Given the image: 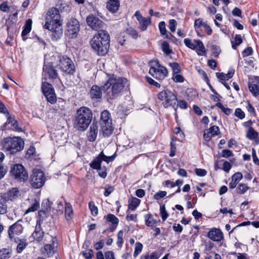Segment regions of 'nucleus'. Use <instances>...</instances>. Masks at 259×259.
<instances>
[{"mask_svg":"<svg viewBox=\"0 0 259 259\" xmlns=\"http://www.w3.org/2000/svg\"><path fill=\"white\" fill-rule=\"evenodd\" d=\"M140 28L142 31H145L147 29V27L151 23V18H146L143 17L142 19L139 20Z\"/></svg>","mask_w":259,"mask_h":259,"instance_id":"obj_27","label":"nucleus"},{"mask_svg":"<svg viewBox=\"0 0 259 259\" xmlns=\"http://www.w3.org/2000/svg\"><path fill=\"white\" fill-rule=\"evenodd\" d=\"M46 178L44 172L39 169H35L33 170L30 177V183L34 189L42 187L46 182Z\"/></svg>","mask_w":259,"mask_h":259,"instance_id":"obj_9","label":"nucleus"},{"mask_svg":"<svg viewBox=\"0 0 259 259\" xmlns=\"http://www.w3.org/2000/svg\"><path fill=\"white\" fill-rule=\"evenodd\" d=\"M106 221L112 223L109 227L110 232H113L116 229L119 223L118 219L113 214H108L106 216Z\"/></svg>","mask_w":259,"mask_h":259,"instance_id":"obj_22","label":"nucleus"},{"mask_svg":"<svg viewBox=\"0 0 259 259\" xmlns=\"http://www.w3.org/2000/svg\"><path fill=\"white\" fill-rule=\"evenodd\" d=\"M258 133L256 132L252 127H250L247 132L246 137L247 139L253 140L257 138Z\"/></svg>","mask_w":259,"mask_h":259,"instance_id":"obj_36","label":"nucleus"},{"mask_svg":"<svg viewBox=\"0 0 259 259\" xmlns=\"http://www.w3.org/2000/svg\"><path fill=\"white\" fill-rule=\"evenodd\" d=\"M52 205V202L50 201L49 200L47 199L42 201L41 206L42 207V209H45L47 211H50Z\"/></svg>","mask_w":259,"mask_h":259,"instance_id":"obj_53","label":"nucleus"},{"mask_svg":"<svg viewBox=\"0 0 259 259\" xmlns=\"http://www.w3.org/2000/svg\"><path fill=\"white\" fill-rule=\"evenodd\" d=\"M7 211V200L3 196L0 195V214H4Z\"/></svg>","mask_w":259,"mask_h":259,"instance_id":"obj_29","label":"nucleus"},{"mask_svg":"<svg viewBox=\"0 0 259 259\" xmlns=\"http://www.w3.org/2000/svg\"><path fill=\"white\" fill-rule=\"evenodd\" d=\"M56 105L55 106V109L56 111H64L65 109L66 102L62 98H59L56 101Z\"/></svg>","mask_w":259,"mask_h":259,"instance_id":"obj_33","label":"nucleus"},{"mask_svg":"<svg viewBox=\"0 0 259 259\" xmlns=\"http://www.w3.org/2000/svg\"><path fill=\"white\" fill-rule=\"evenodd\" d=\"M120 2L119 0H108L106 8L109 12L114 13L118 10Z\"/></svg>","mask_w":259,"mask_h":259,"instance_id":"obj_21","label":"nucleus"},{"mask_svg":"<svg viewBox=\"0 0 259 259\" xmlns=\"http://www.w3.org/2000/svg\"><path fill=\"white\" fill-rule=\"evenodd\" d=\"M80 30V25L78 21L71 18L66 23L65 35L70 38H76Z\"/></svg>","mask_w":259,"mask_h":259,"instance_id":"obj_10","label":"nucleus"},{"mask_svg":"<svg viewBox=\"0 0 259 259\" xmlns=\"http://www.w3.org/2000/svg\"><path fill=\"white\" fill-rule=\"evenodd\" d=\"M166 194H167V192L166 191H160L156 193L154 195L153 197L155 200H159L161 198H162L164 197H165L166 195Z\"/></svg>","mask_w":259,"mask_h":259,"instance_id":"obj_56","label":"nucleus"},{"mask_svg":"<svg viewBox=\"0 0 259 259\" xmlns=\"http://www.w3.org/2000/svg\"><path fill=\"white\" fill-rule=\"evenodd\" d=\"M232 167V165L227 161H224L222 169L226 172H229Z\"/></svg>","mask_w":259,"mask_h":259,"instance_id":"obj_61","label":"nucleus"},{"mask_svg":"<svg viewBox=\"0 0 259 259\" xmlns=\"http://www.w3.org/2000/svg\"><path fill=\"white\" fill-rule=\"evenodd\" d=\"M43 71L45 75H47L49 78L54 79L58 77V74L57 70L51 63L44 65Z\"/></svg>","mask_w":259,"mask_h":259,"instance_id":"obj_15","label":"nucleus"},{"mask_svg":"<svg viewBox=\"0 0 259 259\" xmlns=\"http://www.w3.org/2000/svg\"><path fill=\"white\" fill-rule=\"evenodd\" d=\"M58 66L64 74L73 75L76 71L75 65L72 60L66 55H58Z\"/></svg>","mask_w":259,"mask_h":259,"instance_id":"obj_6","label":"nucleus"},{"mask_svg":"<svg viewBox=\"0 0 259 259\" xmlns=\"http://www.w3.org/2000/svg\"><path fill=\"white\" fill-rule=\"evenodd\" d=\"M89 206L91 211V213L94 216H96L98 213V208L95 206V203L93 201H90L89 203Z\"/></svg>","mask_w":259,"mask_h":259,"instance_id":"obj_47","label":"nucleus"},{"mask_svg":"<svg viewBox=\"0 0 259 259\" xmlns=\"http://www.w3.org/2000/svg\"><path fill=\"white\" fill-rule=\"evenodd\" d=\"M150 68L149 73L155 79L162 80L168 74L167 69L161 66L158 60L150 62Z\"/></svg>","mask_w":259,"mask_h":259,"instance_id":"obj_8","label":"nucleus"},{"mask_svg":"<svg viewBox=\"0 0 259 259\" xmlns=\"http://www.w3.org/2000/svg\"><path fill=\"white\" fill-rule=\"evenodd\" d=\"M18 194L19 190L17 188H12L8 192L7 197L9 200H14L18 197Z\"/></svg>","mask_w":259,"mask_h":259,"instance_id":"obj_35","label":"nucleus"},{"mask_svg":"<svg viewBox=\"0 0 259 259\" xmlns=\"http://www.w3.org/2000/svg\"><path fill=\"white\" fill-rule=\"evenodd\" d=\"M160 215L162 218V221L164 222L168 217V214L166 210L164 204L162 205V206H160Z\"/></svg>","mask_w":259,"mask_h":259,"instance_id":"obj_51","label":"nucleus"},{"mask_svg":"<svg viewBox=\"0 0 259 259\" xmlns=\"http://www.w3.org/2000/svg\"><path fill=\"white\" fill-rule=\"evenodd\" d=\"M195 171L196 175L199 177H204L207 174V171L204 169L196 168Z\"/></svg>","mask_w":259,"mask_h":259,"instance_id":"obj_62","label":"nucleus"},{"mask_svg":"<svg viewBox=\"0 0 259 259\" xmlns=\"http://www.w3.org/2000/svg\"><path fill=\"white\" fill-rule=\"evenodd\" d=\"M106 121H111L110 118V114L107 110H104L101 113V117L100 120V124L103 122H106Z\"/></svg>","mask_w":259,"mask_h":259,"instance_id":"obj_37","label":"nucleus"},{"mask_svg":"<svg viewBox=\"0 0 259 259\" xmlns=\"http://www.w3.org/2000/svg\"><path fill=\"white\" fill-rule=\"evenodd\" d=\"M249 90L250 92L255 96L259 95V87L256 84H251L249 85Z\"/></svg>","mask_w":259,"mask_h":259,"instance_id":"obj_42","label":"nucleus"},{"mask_svg":"<svg viewBox=\"0 0 259 259\" xmlns=\"http://www.w3.org/2000/svg\"><path fill=\"white\" fill-rule=\"evenodd\" d=\"M49 212L45 209L39 210L38 213V218L36 221V223L40 221V224H42L45 219L49 217Z\"/></svg>","mask_w":259,"mask_h":259,"instance_id":"obj_31","label":"nucleus"},{"mask_svg":"<svg viewBox=\"0 0 259 259\" xmlns=\"http://www.w3.org/2000/svg\"><path fill=\"white\" fill-rule=\"evenodd\" d=\"M127 32L130 35H131L134 38H137L138 34L137 31L133 28H130L127 29Z\"/></svg>","mask_w":259,"mask_h":259,"instance_id":"obj_64","label":"nucleus"},{"mask_svg":"<svg viewBox=\"0 0 259 259\" xmlns=\"http://www.w3.org/2000/svg\"><path fill=\"white\" fill-rule=\"evenodd\" d=\"M163 52L166 55H169L172 53V50L169 48V45L166 41H163L161 45Z\"/></svg>","mask_w":259,"mask_h":259,"instance_id":"obj_46","label":"nucleus"},{"mask_svg":"<svg viewBox=\"0 0 259 259\" xmlns=\"http://www.w3.org/2000/svg\"><path fill=\"white\" fill-rule=\"evenodd\" d=\"M169 65L172 69L173 74L180 72L181 68L179 64L177 62L170 63Z\"/></svg>","mask_w":259,"mask_h":259,"instance_id":"obj_44","label":"nucleus"},{"mask_svg":"<svg viewBox=\"0 0 259 259\" xmlns=\"http://www.w3.org/2000/svg\"><path fill=\"white\" fill-rule=\"evenodd\" d=\"M145 224L149 227H153L154 225L158 223V221L153 218L151 214H147L145 217Z\"/></svg>","mask_w":259,"mask_h":259,"instance_id":"obj_32","label":"nucleus"},{"mask_svg":"<svg viewBox=\"0 0 259 259\" xmlns=\"http://www.w3.org/2000/svg\"><path fill=\"white\" fill-rule=\"evenodd\" d=\"M82 255L86 259H92L94 256V251L92 249H89L86 252H82Z\"/></svg>","mask_w":259,"mask_h":259,"instance_id":"obj_59","label":"nucleus"},{"mask_svg":"<svg viewBox=\"0 0 259 259\" xmlns=\"http://www.w3.org/2000/svg\"><path fill=\"white\" fill-rule=\"evenodd\" d=\"M6 115L7 118V120L5 123L6 125H10L9 127L10 128L16 131H20V128L18 126V122L15 119V117L13 115H10L9 112H7Z\"/></svg>","mask_w":259,"mask_h":259,"instance_id":"obj_20","label":"nucleus"},{"mask_svg":"<svg viewBox=\"0 0 259 259\" xmlns=\"http://www.w3.org/2000/svg\"><path fill=\"white\" fill-rule=\"evenodd\" d=\"M242 42V39L241 35L236 34L234 38V41H231L232 47L233 49L236 50L238 46Z\"/></svg>","mask_w":259,"mask_h":259,"instance_id":"obj_38","label":"nucleus"},{"mask_svg":"<svg viewBox=\"0 0 259 259\" xmlns=\"http://www.w3.org/2000/svg\"><path fill=\"white\" fill-rule=\"evenodd\" d=\"M249 189V187L244 184H240L238 185L237 190L239 194H243Z\"/></svg>","mask_w":259,"mask_h":259,"instance_id":"obj_49","label":"nucleus"},{"mask_svg":"<svg viewBox=\"0 0 259 259\" xmlns=\"http://www.w3.org/2000/svg\"><path fill=\"white\" fill-rule=\"evenodd\" d=\"M39 207V202L36 199H34V203L26 210V212H33L36 210Z\"/></svg>","mask_w":259,"mask_h":259,"instance_id":"obj_48","label":"nucleus"},{"mask_svg":"<svg viewBox=\"0 0 259 259\" xmlns=\"http://www.w3.org/2000/svg\"><path fill=\"white\" fill-rule=\"evenodd\" d=\"M11 175L15 179L24 182L28 179V174L25 167L21 164H16L11 168Z\"/></svg>","mask_w":259,"mask_h":259,"instance_id":"obj_11","label":"nucleus"},{"mask_svg":"<svg viewBox=\"0 0 259 259\" xmlns=\"http://www.w3.org/2000/svg\"><path fill=\"white\" fill-rule=\"evenodd\" d=\"M157 98L165 108L170 106L175 108L177 101V95L168 89L159 92L157 94Z\"/></svg>","mask_w":259,"mask_h":259,"instance_id":"obj_7","label":"nucleus"},{"mask_svg":"<svg viewBox=\"0 0 259 259\" xmlns=\"http://www.w3.org/2000/svg\"><path fill=\"white\" fill-rule=\"evenodd\" d=\"M207 237L214 241H220L224 238L223 234L219 229L213 228L207 233Z\"/></svg>","mask_w":259,"mask_h":259,"instance_id":"obj_16","label":"nucleus"},{"mask_svg":"<svg viewBox=\"0 0 259 259\" xmlns=\"http://www.w3.org/2000/svg\"><path fill=\"white\" fill-rule=\"evenodd\" d=\"M12 251L9 248H3L0 250V259H9L12 255Z\"/></svg>","mask_w":259,"mask_h":259,"instance_id":"obj_30","label":"nucleus"},{"mask_svg":"<svg viewBox=\"0 0 259 259\" xmlns=\"http://www.w3.org/2000/svg\"><path fill=\"white\" fill-rule=\"evenodd\" d=\"M242 179V175L240 172L235 173L232 176V181L229 184V188L230 189L235 188L238 182Z\"/></svg>","mask_w":259,"mask_h":259,"instance_id":"obj_24","label":"nucleus"},{"mask_svg":"<svg viewBox=\"0 0 259 259\" xmlns=\"http://www.w3.org/2000/svg\"><path fill=\"white\" fill-rule=\"evenodd\" d=\"M233 155L232 152L228 149H224L222 150V157L224 158H229Z\"/></svg>","mask_w":259,"mask_h":259,"instance_id":"obj_60","label":"nucleus"},{"mask_svg":"<svg viewBox=\"0 0 259 259\" xmlns=\"http://www.w3.org/2000/svg\"><path fill=\"white\" fill-rule=\"evenodd\" d=\"M99 155L100 157H101L102 161H104L107 163H109V162L113 161L115 158V154L111 156H107L104 155L103 151H101L99 153Z\"/></svg>","mask_w":259,"mask_h":259,"instance_id":"obj_40","label":"nucleus"},{"mask_svg":"<svg viewBox=\"0 0 259 259\" xmlns=\"http://www.w3.org/2000/svg\"><path fill=\"white\" fill-rule=\"evenodd\" d=\"M234 114L240 119H243L245 117V113L240 108H237Z\"/></svg>","mask_w":259,"mask_h":259,"instance_id":"obj_57","label":"nucleus"},{"mask_svg":"<svg viewBox=\"0 0 259 259\" xmlns=\"http://www.w3.org/2000/svg\"><path fill=\"white\" fill-rule=\"evenodd\" d=\"M235 73L234 70H231L228 71L227 74H225L223 72L221 73H217V76L220 81H224L226 80H228L230 78H231L234 74Z\"/></svg>","mask_w":259,"mask_h":259,"instance_id":"obj_25","label":"nucleus"},{"mask_svg":"<svg viewBox=\"0 0 259 259\" xmlns=\"http://www.w3.org/2000/svg\"><path fill=\"white\" fill-rule=\"evenodd\" d=\"M87 23L92 29L97 30L102 27L103 22L98 17L89 15L86 19Z\"/></svg>","mask_w":259,"mask_h":259,"instance_id":"obj_13","label":"nucleus"},{"mask_svg":"<svg viewBox=\"0 0 259 259\" xmlns=\"http://www.w3.org/2000/svg\"><path fill=\"white\" fill-rule=\"evenodd\" d=\"M27 244L25 242H21L18 243L17 246V251L18 253H21L26 247Z\"/></svg>","mask_w":259,"mask_h":259,"instance_id":"obj_58","label":"nucleus"},{"mask_svg":"<svg viewBox=\"0 0 259 259\" xmlns=\"http://www.w3.org/2000/svg\"><path fill=\"white\" fill-rule=\"evenodd\" d=\"M184 42L186 46L192 50H197L202 53L206 52L205 48L202 41L199 39H194L192 41L191 39L187 38L184 39Z\"/></svg>","mask_w":259,"mask_h":259,"instance_id":"obj_12","label":"nucleus"},{"mask_svg":"<svg viewBox=\"0 0 259 259\" xmlns=\"http://www.w3.org/2000/svg\"><path fill=\"white\" fill-rule=\"evenodd\" d=\"M208 130H209V132L211 133V136H217L220 134V128L218 126H211Z\"/></svg>","mask_w":259,"mask_h":259,"instance_id":"obj_50","label":"nucleus"},{"mask_svg":"<svg viewBox=\"0 0 259 259\" xmlns=\"http://www.w3.org/2000/svg\"><path fill=\"white\" fill-rule=\"evenodd\" d=\"M22 220H19L9 227L8 234L11 239L14 237V234L19 235L22 232L23 229L22 225Z\"/></svg>","mask_w":259,"mask_h":259,"instance_id":"obj_14","label":"nucleus"},{"mask_svg":"<svg viewBox=\"0 0 259 259\" xmlns=\"http://www.w3.org/2000/svg\"><path fill=\"white\" fill-rule=\"evenodd\" d=\"M158 27L160 34L162 35H166L167 34V30L165 27V23L164 21H161L159 23Z\"/></svg>","mask_w":259,"mask_h":259,"instance_id":"obj_52","label":"nucleus"},{"mask_svg":"<svg viewBox=\"0 0 259 259\" xmlns=\"http://www.w3.org/2000/svg\"><path fill=\"white\" fill-rule=\"evenodd\" d=\"M215 106L217 107H218V108H219L220 109H221L222 111L227 115H230L232 112V110L231 109L225 107L223 105V104L220 102L217 103L215 104Z\"/></svg>","mask_w":259,"mask_h":259,"instance_id":"obj_41","label":"nucleus"},{"mask_svg":"<svg viewBox=\"0 0 259 259\" xmlns=\"http://www.w3.org/2000/svg\"><path fill=\"white\" fill-rule=\"evenodd\" d=\"M101 131L103 133L104 137H109L111 136L113 132V127L112 126L111 121H106V122H103L100 124Z\"/></svg>","mask_w":259,"mask_h":259,"instance_id":"obj_17","label":"nucleus"},{"mask_svg":"<svg viewBox=\"0 0 259 259\" xmlns=\"http://www.w3.org/2000/svg\"><path fill=\"white\" fill-rule=\"evenodd\" d=\"M98 133V125L97 122H93L90 127V130L88 132V139L90 142H94L96 140Z\"/></svg>","mask_w":259,"mask_h":259,"instance_id":"obj_18","label":"nucleus"},{"mask_svg":"<svg viewBox=\"0 0 259 259\" xmlns=\"http://www.w3.org/2000/svg\"><path fill=\"white\" fill-rule=\"evenodd\" d=\"M125 78L116 77L114 75L109 78L104 85L99 87L93 85L90 91L89 95L92 100H99L102 98V92L105 94V98L110 103L122 95L125 83Z\"/></svg>","mask_w":259,"mask_h":259,"instance_id":"obj_1","label":"nucleus"},{"mask_svg":"<svg viewBox=\"0 0 259 259\" xmlns=\"http://www.w3.org/2000/svg\"><path fill=\"white\" fill-rule=\"evenodd\" d=\"M43 27L50 31V35L53 41H57L61 38L63 35L62 20L58 9L53 7L48 10Z\"/></svg>","mask_w":259,"mask_h":259,"instance_id":"obj_2","label":"nucleus"},{"mask_svg":"<svg viewBox=\"0 0 259 259\" xmlns=\"http://www.w3.org/2000/svg\"><path fill=\"white\" fill-rule=\"evenodd\" d=\"M141 200L136 197L133 198L130 201L128 204V209L134 210L140 204Z\"/></svg>","mask_w":259,"mask_h":259,"instance_id":"obj_34","label":"nucleus"},{"mask_svg":"<svg viewBox=\"0 0 259 259\" xmlns=\"http://www.w3.org/2000/svg\"><path fill=\"white\" fill-rule=\"evenodd\" d=\"M32 20L30 19H28L24 26L23 27V30L21 33V35L23 40H26L27 38L25 37V36L27 35L31 29V25H32Z\"/></svg>","mask_w":259,"mask_h":259,"instance_id":"obj_23","label":"nucleus"},{"mask_svg":"<svg viewBox=\"0 0 259 259\" xmlns=\"http://www.w3.org/2000/svg\"><path fill=\"white\" fill-rule=\"evenodd\" d=\"M146 79L149 84L153 85L157 88L160 87V84L157 82L155 81L154 80H153L152 78L146 76Z\"/></svg>","mask_w":259,"mask_h":259,"instance_id":"obj_63","label":"nucleus"},{"mask_svg":"<svg viewBox=\"0 0 259 259\" xmlns=\"http://www.w3.org/2000/svg\"><path fill=\"white\" fill-rule=\"evenodd\" d=\"M168 27L171 32H174L176 29L177 25V21L175 19H170L169 20Z\"/></svg>","mask_w":259,"mask_h":259,"instance_id":"obj_54","label":"nucleus"},{"mask_svg":"<svg viewBox=\"0 0 259 259\" xmlns=\"http://www.w3.org/2000/svg\"><path fill=\"white\" fill-rule=\"evenodd\" d=\"M143 244L139 242H137L135 244V249L134 252V256L136 257L142 251L143 249Z\"/></svg>","mask_w":259,"mask_h":259,"instance_id":"obj_45","label":"nucleus"},{"mask_svg":"<svg viewBox=\"0 0 259 259\" xmlns=\"http://www.w3.org/2000/svg\"><path fill=\"white\" fill-rule=\"evenodd\" d=\"M65 213L66 218H71L73 214L72 206L69 203H65Z\"/></svg>","mask_w":259,"mask_h":259,"instance_id":"obj_43","label":"nucleus"},{"mask_svg":"<svg viewBox=\"0 0 259 259\" xmlns=\"http://www.w3.org/2000/svg\"><path fill=\"white\" fill-rule=\"evenodd\" d=\"M44 95L47 98V101L50 103L51 104H54L56 102L57 97L55 93V91H54V92H50Z\"/></svg>","mask_w":259,"mask_h":259,"instance_id":"obj_39","label":"nucleus"},{"mask_svg":"<svg viewBox=\"0 0 259 259\" xmlns=\"http://www.w3.org/2000/svg\"><path fill=\"white\" fill-rule=\"evenodd\" d=\"M90 45L98 55H105L108 53L110 47L109 33L106 30H99L91 40Z\"/></svg>","mask_w":259,"mask_h":259,"instance_id":"obj_3","label":"nucleus"},{"mask_svg":"<svg viewBox=\"0 0 259 259\" xmlns=\"http://www.w3.org/2000/svg\"><path fill=\"white\" fill-rule=\"evenodd\" d=\"M31 236L34 240L37 241H41L44 236V232L41 228V224H40V221L38 223H36L35 230L32 234Z\"/></svg>","mask_w":259,"mask_h":259,"instance_id":"obj_19","label":"nucleus"},{"mask_svg":"<svg viewBox=\"0 0 259 259\" xmlns=\"http://www.w3.org/2000/svg\"><path fill=\"white\" fill-rule=\"evenodd\" d=\"M102 160L100 157V155L96 157L90 163V166L93 169H97L98 170H101V163Z\"/></svg>","mask_w":259,"mask_h":259,"instance_id":"obj_26","label":"nucleus"},{"mask_svg":"<svg viewBox=\"0 0 259 259\" xmlns=\"http://www.w3.org/2000/svg\"><path fill=\"white\" fill-rule=\"evenodd\" d=\"M41 91L44 95H45L50 92H54V89L51 83L47 82H42L41 85Z\"/></svg>","mask_w":259,"mask_h":259,"instance_id":"obj_28","label":"nucleus"},{"mask_svg":"<svg viewBox=\"0 0 259 259\" xmlns=\"http://www.w3.org/2000/svg\"><path fill=\"white\" fill-rule=\"evenodd\" d=\"M93 118L92 110L86 107L78 109L74 115L73 126L79 131H84L88 127Z\"/></svg>","mask_w":259,"mask_h":259,"instance_id":"obj_4","label":"nucleus"},{"mask_svg":"<svg viewBox=\"0 0 259 259\" xmlns=\"http://www.w3.org/2000/svg\"><path fill=\"white\" fill-rule=\"evenodd\" d=\"M24 145V141L20 137H7L2 141L3 149L10 154H14L21 151Z\"/></svg>","mask_w":259,"mask_h":259,"instance_id":"obj_5","label":"nucleus"},{"mask_svg":"<svg viewBox=\"0 0 259 259\" xmlns=\"http://www.w3.org/2000/svg\"><path fill=\"white\" fill-rule=\"evenodd\" d=\"M172 78L176 82H183L184 81V77L179 73L174 74Z\"/></svg>","mask_w":259,"mask_h":259,"instance_id":"obj_55","label":"nucleus"}]
</instances>
